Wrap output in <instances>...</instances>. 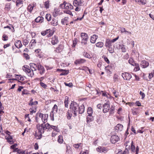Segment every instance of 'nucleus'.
Returning <instances> with one entry per match:
<instances>
[{
    "mask_svg": "<svg viewBox=\"0 0 154 154\" xmlns=\"http://www.w3.org/2000/svg\"><path fill=\"white\" fill-rule=\"evenodd\" d=\"M30 69L27 67V66L23 67V69L25 71L28 76L32 77L34 75V71H35L37 69L41 75L43 74L45 71L44 67L40 64L38 63L37 64L34 63H30L29 64Z\"/></svg>",
    "mask_w": 154,
    "mask_h": 154,
    "instance_id": "obj_1",
    "label": "nucleus"
},
{
    "mask_svg": "<svg viewBox=\"0 0 154 154\" xmlns=\"http://www.w3.org/2000/svg\"><path fill=\"white\" fill-rule=\"evenodd\" d=\"M71 111L74 113L75 116L77 115V114L79 113L82 114L85 111V106L84 105L82 104L79 106L78 104L75 102H72L70 106Z\"/></svg>",
    "mask_w": 154,
    "mask_h": 154,
    "instance_id": "obj_2",
    "label": "nucleus"
},
{
    "mask_svg": "<svg viewBox=\"0 0 154 154\" xmlns=\"http://www.w3.org/2000/svg\"><path fill=\"white\" fill-rule=\"evenodd\" d=\"M50 126V125L47 123L46 124H42L40 125L38 124L36 125V128L38 130V132L39 133L42 134L44 133V131L48 129Z\"/></svg>",
    "mask_w": 154,
    "mask_h": 154,
    "instance_id": "obj_3",
    "label": "nucleus"
},
{
    "mask_svg": "<svg viewBox=\"0 0 154 154\" xmlns=\"http://www.w3.org/2000/svg\"><path fill=\"white\" fill-rule=\"evenodd\" d=\"M54 32V30H51L50 29H47L42 32L41 33L43 36L47 35V37L49 38L53 35Z\"/></svg>",
    "mask_w": 154,
    "mask_h": 154,
    "instance_id": "obj_4",
    "label": "nucleus"
},
{
    "mask_svg": "<svg viewBox=\"0 0 154 154\" xmlns=\"http://www.w3.org/2000/svg\"><path fill=\"white\" fill-rule=\"evenodd\" d=\"M60 7L62 9H65L66 10H71L73 8V6L69 3L64 2L63 3L60 5Z\"/></svg>",
    "mask_w": 154,
    "mask_h": 154,
    "instance_id": "obj_5",
    "label": "nucleus"
},
{
    "mask_svg": "<svg viewBox=\"0 0 154 154\" xmlns=\"http://www.w3.org/2000/svg\"><path fill=\"white\" fill-rule=\"evenodd\" d=\"M110 103L109 101H107V102L104 103L103 105V111L104 113H107L110 109Z\"/></svg>",
    "mask_w": 154,
    "mask_h": 154,
    "instance_id": "obj_6",
    "label": "nucleus"
},
{
    "mask_svg": "<svg viewBox=\"0 0 154 154\" xmlns=\"http://www.w3.org/2000/svg\"><path fill=\"white\" fill-rule=\"evenodd\" d=\"M39 117L41 118L43 124L46 123L47 121L48 118V115L46 114H43L42 113H40L38 114Z\"/></svg>",
    "mask_w": 154,
    "mask_h": 154,
    "instance_id": "obj_7",
    "label": "nucleus"
},
{
    "mask_svg": "<svg viewBox=\"0 0 154 154\" xmlns=\"http://www.w3.org/2000/svg\"><path fill=\"white\" fill-rule=\"evenodd\" d=\"M119 140V137L116 134L112 135L110 138V141L112 143H115Z\"/></svg>",
    "mask_w": 154,
    "mask_h": 154,
    "instance_id": "obj_8",
    "label": "nucleus"
},
{
    "mask_svg": "<svg viewBox=\"0 0 154 154\" xmlns=\"http://www.w3.org/2000/svg\"><path fill=\"white\" fill-rule=\"evenodd\" d=\"M122 75L124 79L126 80H129L131 78V75L127 72L122 73Z\"/></svg>",
    "mask_w": 154,
    "mask_h": 154,
    "instance_id": "obj_9",
    "label": "nucleus"
},
{
    "mask_svg": "<svg viewBox=\"0 0 154 154\" xmlns=\"http://www.w3.org/2000/svg\"><path fill=\"white\" fill-rule=\"evenodd\" d=\"M117 39H112V40L110 41L109 39H107L105 45L107 47H109V46H111V44L112 43L114 42Z\"/></svg>",
    "mask_w": 154,
    "mask_h": 154,
    "instance_id": "obj_10",
    "label": "nucleus"
},
{
    "mask_svg": "<svg viewBox=\"0 0 154 154\" xmlns=\"http://www.w3.org/2000/svg\"><path fill=\"white\" fill-rule=\"evenodd\" d=\"M149 62L146 60H143L141 62L140 64L142 68H146L149 66Z\"/></svg>",
    "mask_w": 154,
    "mask_h": 154,
    "instance_id": "obj_11",
    "label": "nucleus"
},
{
    "mask_svg": "<svg viewBox=\"0 0 154 154\" xmlns=\"http://www.w3.org/2000/svg\"><path fill=\"white\" fill-rule=\"evenodd\" d=\"M115 129L116 131L118 132L121 131L123 129V126L121 124H118L115 127Z\"/></svg>",
    "mask_w": 154,
    "mask_h": 154,
    "instance_id": "obj_12",
    "label": "nucleus"
},
{
    "mask_svg": "<svg viewBox=\"0 0 154 154\" xmlns=\"http://www.w3.org/2000/svg\"><path fill=\"white\" fill-rule=\"evenodd\" d=\"M97 150L100 152L105 153L107 152V149L103 146H99L97 149Z\"/></svg>",
    "mask_w": 154,
    "mask_h": 154,
    "instance_id": "obj_13",
    "label": "nucleus"
},
{
    "mask_svg": "<svg viewBox=\"0 0 154 154\" xmlns=\"http://www.w3.org/2000/svg\"><path fill=\"white\" fill-rule=\"evenodd\" d=\"M86 61L85 60L83 59H79L76 60L74 62V63L76 65L80 64L83 63Z\"/></svg>",
    "mask_w": 154,
    "mask_h": 154,
    "instance_id": "obj_14",
    "label": "nucleus"
},
{
    "mask_svg": "<svg viewBox=\"0 0 154 154\" xmlns=\"http://www.w3.org/2000/svg\"><path fill=\"white\" fill-rule=\"evenodd\" d=\"M73 4L75 6L82 5V2L81 0H74L73 1Z\"/></svg>",
    "mask_w": 154,
    "mask_h": 154,
    "instance_id": "obj_15",
    "label": "nucleus"
},
{
    "mask_svg": "<svg viewBox=\"0 0 154 154\" xmlns=\"http://www.w3.org/2000/svg\"><path fill=\"white\" fill-rule=\"evenodd\" d=\"M5 139L7 140L8 142L11 144L13 143V141L12 140V137L11 136L9 135L7 137V136L5 137Z\"/></svg>",
    "mask_w": 154,
    "mask_h": 154,
    "instance_id": "obj_16",
    "label": "nucleus"
},
{
    "mask_svg": "<svg viewBox=\"0 0 154 154\" xmlns=\"http://www.w3.org/2000/svg\"><path fill=\"white\" fill-rule=\"evenodd\" d=\"M16 79H12L13 80H17V79L23 81L24 80V79L23 77L21 75H16Z\"/></svg>",
    "mask_w": 154,
    "mask_h": 154,
    "instance_id": "obj_17",
    "label": "nucleus"
},
{
    "mask_svg": "<svg viewBox=\"0 0 154 154\" xmlns=\"http://www.w3.org/2000/svg\"><path fill=\"white\" fill-rule=\"evenodd\" d=\"M15 46L18 48H20L22 47V45L21 41L19 40H18L16 42L15 44Z\"/></svg>",
    "mask_w": 154,
    "mask_h": 154,
    "instance_id": "obj_18",
    "label": "nucleus"
},
{
    "mask_svg": "<svg viewBox=\"0 0 154 154\" xmlns=\"http://www.w3.org/2000/svg\"><path fill=\"white\" fill-rule=\"evenodd\" d=\"M36 106H32L29 109V110L30 112V114L32 115L33 113H35L36 111Z\"/></svg>",
    "mask_w": 154,
    "mask_h": 154,
    "instance_id": "obj_19",
    "label": "nucleus"
},
{
    "mask_svg": "<svg viewBox=\"0 0 154 154\" xmlns=\"http://www.w3.org/2000/svg\"><path fill=\"white\" fill-rule=\"evenodd\" d=\"M93 119V117L92 115H88L87 117V122L88 123H90Z\"/></svg>",
    "mask_w": 154,
    "mask_h": 154,
    "instance_id": "obj_20",
    "label": "nucleus"
},
{
    "mask_svg": "<svg viewBox=\"0 0 154 154\" xmlns=\"http://www.w3.org/2000/svg\"><path fill=\"white\" fill-rule=\"evenodd\" d=\"M68 17H65L64 18L62 19L61 21V23L62 24L64 25L66 24L67 25V23L68 22Z\"/></svg>",
    "mask_w": 154,
    "mask_h": 154,
    "instance_id": "obj_21",
    "label": "nucleus"
},
{
    "mask_svg": "<svg viewBox=\"0 0 154 154\" xmlns=\"http://www.w3.org/2000/svg\"><path fill=\"white\" fill-rule=\"evenodd\" d=\"M57 109H58V107L57 106L56 104H55L53 108H52V112L53 113L55 114L56 113L57 111Z\"/></svg>",
    "mask_w": 154,
    "mask_h": 154,
    "instance_id": "obj_22",
    "label": "nucleus"
},
{
    "mask_svg": "<svg viewBox=\"0 0 154 154\" xmlns=\"http://www.w3.org/2000/svg\"><path fill=\"white\" fill-rule=\"evenodd\" d=\"M65 106L66 108L68 107V97L66 96L65 97L64 101Z\"/></svg>",
    "mask_w": 154,
    "mask_h": 154,
    "instance_id": "obj_23",
    "label": "nucleus"
},
{
    "mask_svg": "<svg viewBox=\"0 0 154 154\" xmlns=\"http://www.w3.org/2000/svg\"><path fill=\"white\" fill-rule=\"evenodd\" d=\"M51 128H52L54 130L56 131L57 132H58L59 131V130L57 127L53 125H50V126L49 127V128H48V129L49 130Z\"/></svg>",
    "mask_w": 154,
    "mask_h": 154,
    "instance_id": "obj_24",
    "label": "nucleus"
},
{
    "mask_svg": "<svg viewBox=\"0 0 154 154\" xmlns=\"http://www.w3.org/2000/svg\"><path fill=\"white\" fill-rule=\"evenodd\" d=\"M81 37L82 38H88V35L86 33L84 32H82L81 34Z\"/></svg>",
    "mask_w": 154,
    "mask_h": 154,
    "instance_id": "obj_25",
    "label": "nucleus"
},
{
    "mask_svg": "<svg viewBox=\"0 0 154 154\" xmlns=\"http://www.w3.org/2000/svg\"><path fill=\"white\" fill-rule=\"evenodd\" d=\"M51 24L53 26H56L58 25V21L55 19H53L51 22Z\"/></svg>",
    "mask_w": 154,
    "mask_h": 154,
    "instance_id": "obj_26",
    "label": "nucleus"
},
{
    "mask_svg": "<svg viewBox=\"0 0 154 154\" xmlns=\"http://www.w3.org/2000/svg\"><path fill=\"white\" fill-rule=\"evenodd\" d=\"M93 111L91 107H89L87 110V113L88 115H92Z\"/></svg>",
    "mask_w": 154,
    "mask_h": 154,
    "instance_id": "obj_27",
    "label": "nucleus"
},
{
    "mask_svg": "<svg viewBox=\"0 0 154 154\" xmlns=\"http://www.w3.org/2000/svg\"><path fill=\"white\" fill-rule=\"evenodd\" d=\"M102 92V95L103 96L106 97V98H109L110 99H112V97H111L109 95V96L106 94V93L104 92L103 91H101V92H100V93Z\"/></svg>",
    "mask_w": 154,
    "mask_h": 154,
    "instance_id": "obj_28",
    "label": "nucleus"
},
{
    "mask_svg": "<svg viewBox=\"0 0 154 154\" xmlns=\"http://www.w3.org/2000/svg\"><path fill=\"white\" fill-rule=\"evenodd\" d=\"M58 142L60 143H62L63 142V137L61 135H60L58 137L57 140Z\"/></svg>",
    "mask_w": 154,
    "mask_h": 154,
    "instance_id": "obj_29",
    "label": "nucleus"
},
{
    "mask_svg": "<svg viewBox=\"0 0 154 154\" xmlns=\"http://www.w3.org/2000/svg\"><path fill=\"white\" fill-rule=\"evenodd\" d=\"M34 7V5H33V6H32L31 5H29L27 7L28 11L30 12H31L32 11Z\"/></svg>",
    "mask_w": 154,
    "mask_h": 154,
    "instance_id": "obj_30",
    "label": "nucleus"
},
{
    "mask_svg": "<svg viewBox=\"0 0 154 154\" xmlns=\"http://www.w3.org/2000/svg\"><path fill=\"white\" fill-rule=\"evenodd\" d=\"M59 70L63 71V72L62 73L60 74V75H66L68 73V71H66L65 70H63L62 69H57V71Z\"/></svg>",
    "mask_w": 154,
    "mask_h": 154,
    "instance_id": "obj_31",
    "label": "nucleus"
},
{
    "mask_svg": "<svg viewBox=\"0 0 154 154\" xmlns=\"http://www.w3.org/2000/svg\"><path fill=\"white\" fill-rule=\"evenodd\" d=\"M131 151L133 152H134L135 151V147L133 145V141L131 142Z\"/></svg>",
    "mask_w": 154,
    "mask_h": 154,
    "instance_id": "obj_32",
    "label": "nucleus"
},
{
    "mask_svg": "<svg viewBox=\"0 0 154 154\" xmlns=\"http://www.w3.org/2000/svg\"><path fill=\"white\" fill-rule=\"evenodd\" d=\"M135 1L136 2L140 3L143 5H145L146 3V0H135Z\"/></svg>",
    "mask_w": 154,
    "mask_h": 154,
    "instance_id": "obj_33",
    "label": "nucleus"
},
{
    "mask_svg": "<svg viewBox=\"0 0 154 154\" xmlns=\"http://www.w3.org/2000/svg\"><path fill=\"white\" fill-rule=\"evenodd\" d=\"M11 9V4L10 3L6 4L5 5V9L6 11H9Z\"/></svg>",
    "mask_w": 154,
    "mask_h": 154,
    "instance_id": "obj_34",
    "label": "nucleus"
},
{
    "mask_svg": "<svg viewBox=\"0 0 154 154\" xmlns=\"http://www.w3.org/2000/svg\"><path fill=\"white\" fill-rule=\"evenodd\" d=\"M110 109L109 114H111L114 112V111L115 109V106L113 105L111 106Z\"/></svg>",
    "mask_w": 154,
    "mask_h": 154,
    "instance_id": "obj_35",
    "label": "nucleus"
},
{
    "mask_svg": "<svg viewBox=\"0 0 154 154\" xmlns=\"http://www.w3.org/2000/svg\"><path fill=\"white\" fill-rule=\"evenodd\" d=\"M4 28H8L9 29H11V31L12 32H14V27L12 26V25H10L9 26H5Z\"/></svg>",
    "mask_w": 154,
    "mask_h": 154,
    "instance_id": "obj_36",
    "label": "nucleus"
},
{
    "mask_svg": "<svg viewBox=\"0 0 154 154\" xmlns=\"http://www.w3.org/2000/svg\"><path fill=\"white\" fill-rule=\"evenodd\" d=\"M38 103V101H36L34 102H31V103H29L28 104L30 106H31L34 105V106H33L34 107L35 106H36V105H37Z\"/></svg>",
    "mask_w": 154,
    "mask_h": 154,
    "instance_id": "obj_37",
    "label": "nucleus"
},
{
    "mask_svg": "<svg viewBox=\"0 0 154 154\" xmlns=\"http://www.w3.org/2000/svg\"><path fill=\"white\" fill-rule=\"evenodd\" d=\"M23 3L22 0H17L16 2V5L17 6H19L20 5H22Z\"/></svg>",
    "mask_w": 154,
    "mask_h": 154,
    "instance_id": "obj_38",
    "label": "nucleus"
},
{
    "mask_svg": "<svg viewBox=\"0 0 154 154\" xmlns=\"http://www.w3.org/2000/svg\"><path fill=\"white\" fill-rule=\"evenodd\" d=\"M96 45L97 47L102 48L103 45V42H99L97 43Z\"/></svg>",
    "mask_w": 154,
    "mask_h": 154,
    "instance_id": "obj_39",
    "label": "nucleus"
},
{
    "mask_svg": "<svg viewBox=\"0 0 154 154\" xmlns=\"http://www.w3.org/2000/svg\"><path fill=\"white\" fill-rule=\"evenodd\" d=\"M51 43L53 45H55L57 44L58 42V41L57 40V39H51Z\"/></svg>",
    "mask_w": 154,
    "mask_h": 154,
    "instance_id": "obj_40",
    "label": "nucleus"
},
{
    "mask_svg": "<svg viewBox=\"0 0 154 154\" xmlns=\"http://www.w3.org/2000/svg\"><path fill=\"white\" fill-rule=\"evenodd\" d=\"M84 56L85 57L90 59L91 58L90 55L86 52H84L83 54Z\"/></svg>",
    "mask_w": 154,
    "mask_h": 154,
    "instance_id": "obj_41",
    "label": "nucleus"
},
{
    "mask_svg": "<svg viewBox=\"0 0 154 154\" xmlns=\"http://www.w3.org/2000/svg\"><path fill=\"white\" fill-rule=\"evenodd\" d=\"M64 12L66 14H68L71 16H72L73 15L72 12L69 10H66L64 11Z\"/></svg>",
    "mask_w": 154,
    "mask_h": 154,
    "instance_id": "obj_42",
    "label": "nucleus"
},
{
    "mask_svg": "<svg viewBox=\"0 0 154 154\" xmlns=\"http://www.w3.org/2000/svg\"><path fill=\"white\" fill-rule=\"evenodd\" d=\"M102 58H103L104 60L108 63L109 64V59H108L107 57H106L104 55H103L102 57Z\"/></svg>",
    "mask_w": 154,
    "mask_h": 154,
    "instance_id": "obj_43",
    "label": "nucleus"
},
{
    "mask_svg": "<svg viewBox=\"0 0 154 154\" xmlns=\"http://www.w3.org/2000/svg\"><path fill=\"white\" fill-rule=\"evenodd\" d=\"M134 66H135V67L134 69V70H135V71H137L140 70V67L138 64L137 63H135Z\"/></svg>",
    "mask_w": 154,
    "mask_h": 154,
    "instance_id": "obj_44",
    "label": "nucleus"
},
{
    "mask_svg": "<svg viewBox=\"0 0 154 154\" xmlns=\"http://www.w3.org/2000/svg\"><path fill=\"white\" fill-rule=\"evenodd\" d=\"M128 62L130 64L133 66H134L135 63L132 58H130L128 60Z\"/></svg>",
    "mask_w": 154,
    "mask_h": 154,
    "instance_id": "obj_45",
    "label": "nucleus"
},
{
    "mask_svg": "<svg viewBox=\"0 0 154 154\" xmlns=\"http://www.w3.org/2000/svg\"><path fill=\"white\" fill-rule=\"evenodd\" d=\"M35 21L37 23L42 22V20L41 19V18L40 17H38L35 19Z\"/></svg>",
    "mask_w": 154,
    "mask_h": 154,
    "instance_id": "obj_46",
    "label": "nucleus"
},
{
    "mask_svg": "<svg viewBox=\"0 0 154 154\" xmlns=\"http://www.w3.org/2000/svg\"><path fill=\"white\" fill-rule=\"evenodd\" d=\"M105 69L106 70L109 71V72H111L112 71V67L108 66L105 67Z\"/></svg>",
    "mask_w": 154,
    "mask_h": 154,
    "instance_id": "obj_47",
    "label": "nucleus"
},
{
    "mask_svg": "<svg viewBox=\"0 0 154 154\" xmlns=\"http://www.w3.org/2000/svg\"><path fill=\"white\" fill-rule=\"evenodd\" d=\"M29 114L25 115V117L26 120V121H28L29 122H30L31 121V119H30L29 117Z\"/></svg>",
    "mask_w": 154,
    "mask_h": 154,
    "instance_id": "obj_48",
    "label": "nucleus"
},
{
    "mask_svg": "<svg viewBox=\"0 0 154 154\" xmlns=\"http://www.w3.org/2000/svg\"><path fill=\"white\" fill-rule=\"evenodd\" d=\"M46 18L47 19V20L49 21L51 20V16L50 14H47L46 16Z\"/></svg>",
    "mask_w": 154,
    "mask_h": 154,
    "instance_id": "obj_49",
    "label": "nucleus"
},
{
    "mask_svg": "<svg viewBox=\"0 0 154 154\" xmlns=\"http://www.w3.org/2000/svg\"><path fill=\"white\" fill-rule=\"evenodd\" d=\"M154 76V71L153 72H151V73L149 74L148 76V78L149 79H150L153 77Z\"/></svg>",
    "mask_w": 154,
    "mask_h": 154,
    "instance_id": "obj_50",
    "label": "nucleus"
},
{
    "mask_svg": "<svg viewBox=\"0 0 154 154\" xmlns=\"http://www.w3.org/2000/svg\"><path fill=\"white\" fill-rule=\"evenodd\" d=\"M18 154H28V153L26 151H18L17 152Z\"/></svg>",
    "mask_w": 154,
    "mask_h": 154,
    "instance_id": "obj_51",
    "label": "nucleus"
},
{
    "mask_svg": "<svg viewBox=\"0 0 154 154\" xmlns=\"http://www.w3.org/2000/svg\"><path fill=\"white\" fill-rule=\"evenodd\" d=\"M40 84V85L44 88H46L47 87V85L42 82H41Z\"/></svg>",
    "mask_w": 154,
    "mask_h": 154,
    "instance_id": "obj_52",
    "label": "nucleus"
},
{
    "mask_svg": "<svg viewBox=\"0 0 154 154\" xmlns=\"http://www.w3.org/2000/svg\"><path fill=\"white\" fill-rule=\"evenodd\" d=\"M39 135H36L35 136V137H36L37 139H40L42 136V134L39 133Z\"/></svg>",
    "mask_w": 154,
    "mask_h": 154,
    "instance_id": "obj_53",
    "label": "nucleus"
},
{
    "mask_svg": "<svg viewBox=\"0 0 154 154\" xmlns=\"http://www.w3.org/2000/svg\"><path fill=\"white\" fill-rule=\"evenodd\" d=\"M109 48L108 49V50L109 52L111 53H112L114 52V51L113 49L112 48H111L110 46L108 47Z\"/></svg>",
    "mask_w": 154,
    "mask_h": 154,
    "instance_id": "obj_54",
    "label": "nucleus"
},
{
    "mask_svg": "<svg viewBox=\"0 0 154 154\" xmlns=\"http://www.w3.org/2000/svg\"><path fill=\"white\" fill-rule=\"evenodd\" d=\"M45 8H49V2L48 1L46 2H45Z\"/></svg>",
    "mask_w": 154,
    "mask_h": 154,
    "instance_id": "obj_55",
    "label": "nucleus"
},
{
    "mask_svg": "<svg viewBox=\"0 0 154 154\" xmlns=\"http://www.w3.org/2000/svg\"><path fill=\"white\" fill-rule=\"evenodd\" d=\"M140 94L142 96V99H143L145 97V94L144 93L141 91H140Z\"/></svg>",
    "mask_w": 154,
    "mask_h": 154,
    "instance_id": "obj_56",
    "label": "nucleus"
},
{
    "mask_svg": "<svg viewBox=\"0 0 154 154\" xmlns=\"http://www.w3.org/2000/svg\"><path fill=\"white\" fill-rule=\"evenodd\" d=\"M81 143L79 144H75L74 145V147L75 148H78L81 146Z\"/></svg>",
    "mask_w": 154,
    "mask_h": 154,
    "instance_id": "obj_57",
    "label": "nucleus"
},
{
    "mask_svg": "<svg viewBox=\"0 0 154 154\" xmlns=\"http://www.w3.org/2000/svg\"><path fill=\"white\" fill-rule=\"evenodd\" d=\"M77 41V39H75L74 41H73L72 47H75V46L76 44Z\"/></svg>",
    "mask_w": 154,
    "mask_h": 154,
    "instance_id": "obj_58",
    "label": "nucleus"
},
{
    "mask_svg": "<svg viewBox=\"0 0 154 154\" xmlns=\"http://www.w3.org/2000/svg\"><path fill=\"white\" fill-rule=\"evenodd\" d=\"M64 83L66 86H69V87H71L72 85V84L71 83H67L66 82H64Z\"/></svg>",
    "mask_w": 154,
    "mask_h": 154,
    "instance_id": "obj_59",
    "label": "nucleus"
},
{
    "mask_svg": "<svg viewBox=\"0 0 154 154\" xmlns=\"http://www.w3.org/2000/svg\"><path fill=\"white\" fill-rule=\"evenodd\" d=\"M23 56L24 57L26 58V59H29V55L26 53H24L23 54Z\"/></svg>",
    "mask_w": 154,
    "mask_h": 154,
    "instance_id": "obj_60",
    "label": "nucleus"
},
{
    "mask_svg": "<svg viewBox=\"0 0 154 154\" xmlns=\"http://www.w3.org/2000/svg\"><path fill=\"white\" fill-rule=\"evenodd\" d=\"M72 116V114H70L68 112V114L67 115V118L68 119H71Z\"/></svg>",
    "mask_w": 154,
    "mask_h": 154,
    "instance_id": "obj_61",
    "label": "nucleus"
},
{
    "mask_svg": "<svg viewBox=\"0 0 154 154\" xmlns=\"http://www.w3.org/2000/svg\"><path fill=\"white\" fill-rule=\"evenodd\" d=\"M113 93L116 97H117L119 95V93H116V91H114Z\"/></svg>",
    "mask_w": 154,
    "mask_h": 154,
    "instance_id": "obj_62",
    "label": "nucleus"
},
{
    "mask_svg": "<svg viewBox=\"0 0 154 154\" xmlns=\"http://www.w3.org/2000/svg\"><path fill=\"white\" fill-rule=\"evenodd\" d=\"M102 66V63L101 61H99L97 64V66L99 68H100Z\"/></svg>",
    "mask_w": 154,
    "mask_h": 154,
    "instance_id": "obj_63",
    "label": "nucleus"
},
{
    "mask_svg": "<svg viewBox=\"0 0 154 154\" xmlns=\"http://www.w3.org/2000/svg\"><path fill=\"white\" fill-rule=\"evenodd\" d=\"M121 32L122 33L125 32V33L126 31L125 30V28H122L121 29Z\"/></svg>",
    "mask_w": 154,
    "mask_h": 154,
    "instance_id": "obj_64",
    "label": "nucleus"
}]
</instances>
